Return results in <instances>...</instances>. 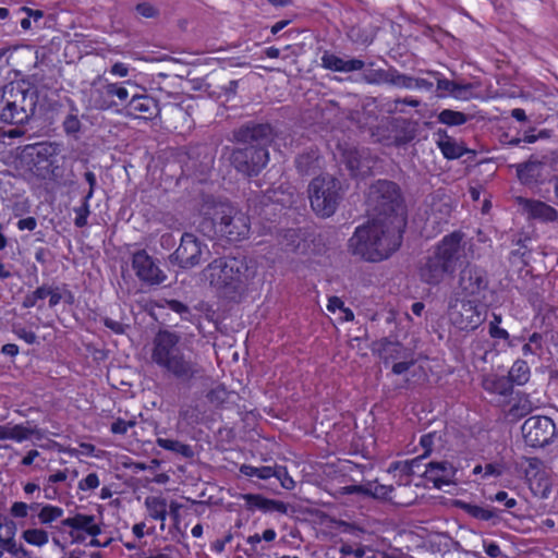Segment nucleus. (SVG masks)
I'll return each instance as SVG.
<instances>
[{"label":"nucleus","instance_id":"1","mask_svg":"<svg viewBox=\"0 0 558 558\" xmlns=\"http://www.w3.org/2000/svg\"><path fill=\"white\" fill-rule=\"evenodd\" d=\"M150 359L159 368L180 384L192 387L206 377V369L198 356L182 347L181 336L159 330L153 339Z\"/></svg>","mask_w":558,"mask_h":558},{"label":"nucleus","instance_id":"2","mask_svg":"<svg viewBox=\"0 0 558 558\" xmlns=\"http://www.w3.org/2000/svg\"><path fill=\"white\" fill-rule=\"evenodd\" d=\"M276 131L269 123L248 121L232 131V141L244 144L233 148L229 161L245 177L258 175L269 162L268 147L276 137Z\"/></svg>","mask_w":558,"mask_h":558},{"label":"nucleus","instance_id":"3","mask_svg":"<svg viewBox=\"0 0 558 558\" xmlns=\"http://www.w3.org/2000/svg\"><path fill=\"white\" fill-rule=\"evenodd\" d=\"M400 226L395 218H373L359 227L350 239L352 253L367 262L388 258L401 244Z\"/></svg>","mask_w":558,"mask_h":558},{"label":"nucleus","instance_id":"4","mask_svg":"<svg viewBox=\"0 0 558 558\" xmlns=\"http://www.w3.org/2000/svg\"><path fill=\"white\" fill-rule=\"evenodd\" d=\"M248 278V264L245 257H217L202 270V279L216 293L230 300H235L242 294Z\"/></svg>","mask_w":558,"mask_h":558},{"label":"nucleus","instance_id":"5","mask_svg":"<svg viewBox=\"0 0 558 558\" xmlns=\"http://www.w3.org/2000/svg\"><path fill=\"white\" fill-rule=\"evenodd\" d=\"M38 89L29 82H11L3 87L0 120L8 124H25L35 114Z\"/></svg>","mask_w":558,"mask_h":558},{"label":"nucleus","instance_id":"6","mask_svg":"<svg viewBox=\"0 0 558 558\" xmlns=\"http://www.w3.org/2000/svg\"><path fill=\"white\" fill-rule=\"evenodd\" d=\"M203 213L213 221L216 232L229 242H240L250 234V217L230 203L207 202Z\"/></svg>","mask_w":558,"mask_h":558},{"label":"nucleus","instance_id":"7","mask_svg":"<svg viewBox=\"0 0 558 558\" xmlns=\"http://www.w3.org/2000/svg\"><path fill=\"white\" fill-rule=\"evenodd\" d=\"M367 205L374 213V218L383 220L396 219V223L401 225V220L396 214L401 206V195L396 183L387 180H378L371 185L367 194Z\"/></svg>","mask_w":558,"mask_h":558},{"label":"nucleus","instance_id":"8","mask_svg":"<svg viewBox=\"0 0 558 558\" xmlns=\"http://www.w3.org/2000/svg\"><path fill=\"white\" fill-rule=\"evenodd\" d=\"M308 194L313 210L322 217H330L342 197L340 181L328 174L317 177L311 182Z\"/></svg>","mask_w":558,"mask_h":558},{"label":"nucleus","instance_id":"9","mask_svg":"<svg viewBox=\"0 0 558 558\" xmlns=\"http://www.w3.org/2000/svg\"><path fill=\"white\" fill-rule=\"evenodd\" d=\"M450 323L460 330H474L486 318V307L475 299H451L448 307Z\"/></svg>","mask_w":558,"mask_h":558},{"label":"nucleus","instance_id":"10","mask_svg":"<svg viewBox=\"0 0 558 558\" xmlns=\"http://www.w3.org/2000/svg\"><path fill=\"white\" fill-rule=\"evenodd\" d=\"M204 254H210L208 246L193 233L185 232L180 245L170 255V262L183 269H191L199 265Z\"/></svg>","mask_w":558,"mask_h":558},{"label":"nucleus","instance_id":"11","mask_svg":"<svg viewBox=\"0 0 558 558\" xmlns=\"http://www.w3.org/2000/svg\"><path fill=\"white\" fill-rule=\"evenodd\" d=\"M522 435L526 445L531 447H544L548 445L557 434L554 421L548 416H531L523 423Z\"/></svg>","mask_w":558,"mask_h":558},{"label":"nucleus","instance_id":"12","mask_svg":"<svg viewBox=\"0 0 558 558\" xmlns=\"http://www.w3.org/2000/svg\"><path fill=\"white\" fill-rule=\"evenodd\" d=\"M464 234L460 231L444 236L437 244L434 253L452 270L456 272L457 267L463 259L466 258V243L463 241Z\"/></svg>","mask_w":558,"mask_h":558},{"label":"nucleus","instance_id":"13","mask_svg":"<svg viewBox=\"0 0 558 558\" xmlns=\"http://www.w3.org/2000/svg\"><path fill=\"white\" fill-rule=\"evenodd\" d=\"M132 268L144 283L158 286L167 280V275L145 250H138L132 254Z\"/></svg>","mask_w":558,"mask_h":558},{"label":"nucleus","instance_id":"14","mask_svg":"<svg viewBox=\"0 0 558 558\" xmlns=\"http://www.w3.org/2000/svg\"><path fill=\"white\" fill-rule=\"evenodd\" d=\"M458 284L465 298L476 296L488 287L486 271L475 265H466L460 271Z\"/></svg>","mask_w":558,"mask_h":558},{"label":"nucleus","instance_id":"15","mask_svg":"<svg viewBox=\"0 0 558 558\" xmlns=\"http://www.w3.org/2000/svg\"><path fill=\"white\" fill-rule=\"evenodd\" d=\"M453 274L434 252L418 266L420 280L428 286H438L447 276L451 277Z\"/></svg>","mask_w":558,"mask_h":558},{"label":"nucleus","instance_id":"16","mask_svg":"<svg viewBox=\"0 0 558 558\" xmlns=\"http://www.w3.org/2000/svg\"><path fill=\"white\" fill-rule=\"evenodd\" d=\"M62 526L70 527V535L75 542H83L85 537L80 532L89 536H97L101 533L100 526L96 523L94 515L76 513L74 517L61 521Z\"/></svg>","mask_w":558,"mask_h":558},{"label":"nucleus","instance_id":"17","mask_svg":"<svg viewBox=\"0 0 558 558\" xmlns=\"http://www.w3.org/2000/svg\"><path fill=\"white\" fill-rule=\"evenodd\" d=\"M16 524L13 520L2 515L0 519V547L15 558H29V553L15 539Z\"/></svg>","mask_w":558,"mask_h":558},{"label":"nucleus","instance_id":"18","mask_svg":"<svg viewBox=\"0 0 558 558\" xmlns=\"http://www.w3.org/2000/svg\"><path fill=\"white\" fill-rule=\"evenodd\" d=\"M126 116L153 119L159 112L158 102L148 95H133L125 107Z\"/></svg>","mask_w":558,"mask_h":558},{"label":"nucleus","instance_id":"19","mask_svg":"<svg viewBox=\"0 0 558 558\" xmlns=\"http://www.w3.org/2000/svg\"><path fill=\"white\" fill-rule=\"evenodd\" d=\"M99 94L104 95L96 101L95 107L99 110H108L112 107L123 104L129 98V90L118 83H109L104 86L102 90H98Z\"/></svg>","mask_w":558,"mask_h":558},{"label":"nucleus","instance_id":"20","mask_svg":"<svg viewBox=\"0 0 558 558\" xmlns=\"http://www.w3.org/2000/svg\"><path fill=\"white\" fill-rule=\"evenodd\" d=\"M456 469L447 461L429 462L424 472L425 478L432 482L437 488L450 484Z\"/></svg>","mask_w":558,"mask_h":558},{"label":"nucleus","instance_id":"21","mask_svg":"<svg viewBox=\"0 0 558 558\" xmlns=\"http://www.w3.org/2000/svg\"><path fill=\"white\" fill-rule=\"evenodd\" d=\"M520 203L523 205L527 215L533 219L543 222H555L558 220L557 209L545 202L538 199H522Z\"/></svg>","mask_w":558,"mask_h":558},{"label":"nucleus","instance_id":"22","mask_svg":"<svg viewBox=\"0 0 558 558\" xmlns=\"http://www.w3.org/2000/svg\"><path fill=\"white\" fill-rule=\"evenodd\" d=\"M24 154L31 158L34 167H38L43 162H46L48 167L51 163L50 159L58 154V145L47 142L27 145L24 148Z\"/></svg>","mask_w":558,"mask_h":558},{"label":"nucleus","instance_id":"23","mask_svg":"<svg viewBox=\"0 0 558 558\" xmlns=\"http://www.w3.org/2000/svg\"><path fill=\"white\" fill-rule=\"evenodd\" d=\"M242 499L246 502L248 510L259 509L265 512H288V505L280 500L268 499L258 494H244Z\"/></svg>","mask_w":558,"mask_h":558},{"label":"nucleus","instance_id":"24","mask_svg":"<svg viewBox=\"0 0 558 558\" xmlns=\"http://www.w3.org/2000/svg\"><path fill=\"white\" fill-rule=\"evenodd\" d=\"M322 65L336 72H353L364 68V61L360 59L344 60L333 53L325 52L322 57Z\"/></svg>","mask_w":558,"mask_h":558},{"label":"nucleus","instance_id":"25","mask_svg":"<svg viewBox=\"0 0 558 558\" xmlns=\"http://www.w3.org/2000/svg\"><path fill=\"white\" fill-rule=\"evenodd\" d=\"M544 165V161L531 157L527 161L515 166L517 175L519 180L524 184L537 182V180L542 177Z\"/></svg>","mask_w":558,"mask_h":558},{"label":"nucleus","instance_id":"26","mask_svg":"<svg viewBox=\"0 0 558 558\" xmlns=\"http://www.w3.org/2000/svg\"><path fill=\"white\" fill-rule=\"evenodd\" d=\"M375 78L369 80L371 83H386L393 86L412 88V76L399 73L396 69L389 70H377L375 72Z\"/></svg>","mask_w":558,"mask_h":558},{"label":"nucleus","instance_id":"27","mask_svg":"<svg viewBox=\"0 0 558 558\" xmlns=\"http://www.w3.org/2000/svg\"><path fill=\"white\" fill-rule=\"evenodd\" d=\"M295 167L300 174L311 175L319 169V156L317 151L311 150L301 154L295 159Z\"/></svg>","mask_w":558,"mask_h":558},{"label":"nucleus","instance_id":"28","mask_svg":"<svg viewBox=\"0 0 558 558\" xmlns=\"http://www.w3.org/2000/svg\"><path fill=\"white\" fill-rule=\"evenodd\" d=\"M379 353L385 363L408 359L410 356V352L399 342H392L389 340L381 341Z\"/></svg>","mask_w":558,"mask_h":558},{"label":"nucleus","instance_id":"29","mask_svg":"<svg viewBox=\"0 0 558 558\" xmlns=\"http://www.w3.org/2000/svg\"><path fill=\"white\" fill-rule=\"evenodd\" d=\"M33 434V430L23 425H0V440L23 441Z\"/></svg>","mask_w":558,"mask_h":558},{"label":"nucleus","instance_id":"30","mask_svg":"<svg viewBox=\"0 0 558 558\" xmlns=\"http://www.w3.org/2000/svg\"><path fill=\"white\" fill-rule=\"evenodd\" d=\"M148 514L154 520L163 522L167 518V500L162 497L149 496L145 499Z\"/></svg>","mask_w":558,"mask_h":558},{"label":"nucleus","instance_id":"31","mask_svg":"<svg viewBox=\"0 0 558 558\" xmlns=\"http://www.w3.org/2000/svg\"><path fill=\"white\" fill-rule=\"evenodd\" d=\"M513 383L508 376H499L486 379L484 387L486 390L498 393L500 396H509L512 393Z\"/></svg>","mask_w":558,"mask_h":558},{"label":"nucleus","instance_id":"32","mask_svg":"<svg viewBox=\"0 0 558 558\" xmlns=\"http://www.w3.org/2000/svg\"><path fill=\"white\" fill-rule=\"evenodd\" d=\"M156 444L160 448L175 452L184 458L191 459L194 457L193 448L190 445L180 442L178 440L168 438H157Z\"/></svg>","mask_w":558,"mask_h":558},{"label":"nucleus","instance_id":"33","mask_svg":"<svg viewBox=\"0 0 558 558\" xmlns=\"http://www.w3.org/2000/svg\"><path fill=\"white\" fill-rule=\"evenodd\" d=\"M461 508L469 515L482 521H495L499 519L498 512L490 507H481L472 504H462Z\"/></svg>","mask_w":558,"mask_h":558},{"label":"nucleus","instance_id":"34","mask_svg":"<svg viewBox=\"0 0 558 558\" xmlns=\"http://www.w3.org/2000/svg\"><path fill=\"white\" fill-rule=\"evenodd\" d=\"M266 197L269 202L279 204L282 207H289L294 203V193L282 186L269 189L266 192Z\"/></svg>","mask_w":558,"mask_h":558},{"label":"nucleus","instance_id":"35","mask_svg":"<svg viewBox=\"0 0 558 558\" xmlns=\"http://www.w3.org/2000/svg\"><path fill=\"white\" fill-rule=\"evenodd\" d=\"M508 377L515 385H524L530 379V367L525 361L518 360L511 366Z\"/></svg>","mask_w":558,"mask_h":558},{"label":"nucleus","instance_id":"36","mask_svg":"<svg viewBox=\"0 0 558 558\" xmlns=\"http://www.w3.org/2000/svg\"><path fill=\"white\" fill-rule=\"evenodd\" d=\"M438 121L449 126H458L466 123L471 116H468L461 111H454L451 109H444L438 114Z\"/></svg>","mask_w":558,"mask_h":558},{"label":"nucleus","instance_id":"37","mask_svg":"<svg viewBox=\"0 0 558 558\" xmlns=\"http://www.w3.org/2000/svg\"><path fill=\"white\" fill-rule=\"evenodd\" d=\"M22 538L29 545L43 547L49 542V534L43 529H27L22 532Z\"/></svg>","mask_w":558,"mask_h":558},{"label":"nucleus","instance_id":"38","mask_svg":"<svg viewBox=\"0 0 558 558\" xmlns=\"http://www.w3.org/2000/svg\"><path fill=\"white\" fill-rule=\"evenodd\" d=\"M438 147L440 148L442 155L447 159H457L464 155L465 149L459 145L456 141L451 138H446L438 142Z\"/></svg>","mask_w":558,"mask_h":558},{"label":"nucleus","instance_id":"39","mask_svg":"<svg viewBox=\"0 0 558 558\" xmlns=\"http://www.w3.org/2000/svg\"><path fill=\"white\" fill-rule=\"evenodd\" d=\"M343 162L352 177L363 173L362 160L360 154L354 149H348L343 153Z\"/></svg>","mask_w":558,"mask_h":558},{"label":"nucleus","instance_id":"40","mask_svg":"<svg viewBox=\"0 0 558 558\" xmlns=\"http://www.w3.org/2000/svg\"><path fill=\"white\" fill-rule=\"evenodd\" d=\"M63 515V509L52 505H46L40 508L37 517L41 524H50Z\"/></svg>","mask_w":558,"mask_h":558},{"label":"nucleus","instance_id":"41","mask_svg":"<svg viewBox=\"0 0 558 558\" xmlns=\"http://www.w3.org/2000/svg\"><path fill=\"white\" fill-rule=\"evenodd\" d=\"M543 351V337L538 332L530 336L529 341L522 347L524 356L534 355L539 356Z\"/></svg>","mask_w":558,"mask_h":558},{"label":"nucleus","instance_id":"42","mask_svg":"<svg viewBox=\"0 0 558 558\" xmlns=\"http://www.w3.org/2000/svg\"><path fill=\"white\" fill-rule=\"evenodd\" d=\"M435 434L429 433L425 434L421 437L420 444L424 448V453L421 457H417L408 464V472L414 473V468L420 464L423 458L432 452L433 444H434Z\"/></svg>","mask_w":558,"mask_h":558},{"label":"nucleus","instance_id":"43","mask_svg":"<svg viewBox=\"0 0 558 558\" xmlns=\"http://www.w3.org/2000/svg\"><path fill=\"white\" fill-rule=\"evenodd\" d=\"M240 472L245 476H256L262 480H268L274 476L275 471H272L271 466H260L256 468L248 464H243L240 468Z\"/></svg>","mask_w":558,"mask_h":558},{"label":"nucleus","instance_id":"44","mask_svg":"<svg viewBox=\"0 0 558 558\" xmlns=\"http://www.w3.org/2000/svg\"><path fill=\"white\" fill-rule=\"evenodd\" d=\"M48 294H50V287L41 286L37 288L35 291L25 295L22 305L24 308L34 307L38 303V301L46 299Z\"/></svg>","mask_w":558,"mask_h":558},{"label":"nucleus","instance_id":"45","mask_svg":"<svg viewBox=\"0 0 558 558\" xmlns=\"http://www.w3.org/2000/svg\"><path fill=\"white\" fill-rule=\"evenodd\" d=\"M62 126L66 135L76 136L82 129V123L76 113L70 112L64 118Z\"/></svg>","mask_w":558,"mask_h":558},{"label":"nucleus","instance_id":"46","mask_svg":"<svg viewBox=\"0 0 558 558\" xmlns=\"http://www.w3.org/2000/svg\"><path fill=\"white\" fill-rule=\"evenodd\" d=\"M368 496L377 499H391L390 494L393 490L391 485H383L378 483H368Z\"/></svg>","mask_w":558,"mask_h":558},{"label":"nucleus","instance_id":"47","mask_svg":"<svg viewBox=\"0 0 558 558\" xmlns=\"http://www.w3.org/2000/svg\"><path fill=\"white\" fill-rule=\"evenodd\" d=\"M475 85L472 83H456L453 97L459 100H469L473 97Z\"/></svg>","mask_w":558,"mask_h":558},{"label":"nucleus","instance_id":"48","mask_svg":"<svg viewBox=\"0 0 558 558\" xmlns=\"http://www.w3.org/2000/svg\"><path fill=\"white\" fill-rule=\"evenodd\" d=\"M427 73L432 75L434 80L437 82L438 90L446 92L453 97V89L457 82L442 78L440 73L436 71H428Z\"/></svg>","mask_w":558,"mask_h":558},{"label":"nucleus","instance_id":"49","mask_svg":"<svg viewBox=\"0 0 558 558\" xmlns=\"http://www.w3.org/2000/svg\"><path fill=\"white\" fill-rule=\"evenodd\" d=\"M272 471H275L272 477H277L280 481V484L283 488H286V489L294 488L295 482L288 474V471L284 466H275V468H272Z\"/></svg>","mask_w":558,"mask_h":558},{"label":"nucleus","instance_id":"50","mask_svg":"<svg viewBox=\"0 0 558 558\" xmlns=\"http://www.w3.org/2000/svg\"><path fill=\"white\" fill-rule=\"evenodd\" d=\"M88 201H89V198H86V196H85L82 205L74 209L76 213V218L74 220V223L78 228H83L87 225V217L89 215Z\"/></svg>","mask_w":558,"mask_h":558},{"label":"nucleus","instance_id":"51","mask_svg":"<svg viewBox=\"0 0 558 558\" xmlns=\"http://www.w3.org/2000/svg\"><path fill=\"white\" fill-rule=\"evenodd\" d=\"M532 411V404L529 400H520L517 404L512 405L510 409V414L512 416H524Z\"/></svg>","mask_w":558,"mask_h":558},{"label":"nucleus","instance_id":"52","mask_svg":"<svg viewBox=\"0 0 558 558\" xmlns=\"http://www.w3.org/2000/svg\"><path fill=\"white\" fill-rule=\"evenodd\" d=\"M99 486V478L96 473H89L84 480L78 483L81 490H90Z\"/></svg>","mask_w":558,"mask_h":558},{"label":"nucleus","instance_id":"53","mask_svg":"<svg viewBox=\"0 0 558 558\" xmlns=\"http://www.w3.org/2000/svg\"><path fill=\"white\" fill-rule=\"evenodd\" d=\"M14 333L22 340H24L28 344H34L37 341V336L34 331L27 330L24 327H14Z\"/></svg>","mask_w":558,"mask_h":558},{"label":"nucleus","instance_id":"54","mask_svg":"<svg viewBox=\"0 0 558 558\" xmlns=\"http://www.w3.org/2000/svg\"><path fill=\"white\" fill-rule=\"evenodd\" d=\"M135 425V421H124L121 418H118L111 424V432L113 434H125L129 428L133 427Z\"/></svg>","mask_w":558,"mask_h":558},{"label":"nucleus","instance_id":"55","mask_svg":"<svg viewBox=\"0 0 558 558\" xmlns=\"http://www.w3.org/2000/svg\"><path fill=\"white\" fill-rule=\"evenodd\" d=\"M233 539V534L228 532L222 538H218L211 543V550L217 554H221L225 550L227 544L231 543Z\"/></svg>","mask_w":558,"mask_h":558},{"label":"nucleus","instance_id":"56","mask_svg":"<svg viewBox=\"0 0 558 558\" xmlns=\"http://www.w3.org/2000/svg\"><path fill=\"white\" fill-rule=\"evenodd\" d=\"M10 513L14 518H25L28 513V505L23 501H15L10 509Z\"/></svg>","mask_w":558,"mask_h":558},{"label":"nucleus","instance_id":"57","mask_svg":"<svg viewBox=\"0 0 558 558\" xmlns=\"http://www.w3.org/2000/svg\"><path fill=\"white\" fill-rule=\"evenodd\" d=\"M414 365V360L412 357L401 359L400 362H397L392 365V373L396 375H401L405 373L411 366Z\"/></svg>","mask_w":558,"mask_h":558},{"label":"nucleus","instance_id":"58","mask_svg":"<svg viewBox=\"0 0 558 558\" xmlns=\"http://www.w3.org/2000/svg\"><path fill=\"white\" fill-rule=\"evenodd\" d=\"M136 11L138 14H141L142 16L147 17V19L155 17L158 14L157 9L146 2L137 4Z\"/></svg>","mask_w":558,"mask_h":558},{"label":"nucleus","instance_id":"59","mask_svg":"<svg viewBox=\"0 0 558 558\" xmlns=\"http://www.w3.org/2000/svg\"><path fill=\"white\" fill-rule=\"evenodd\" d=\"M102 322H104V325L107 328L111 329L117 335H122L125 331V326L122 323L118 322V320H114V319L109 318V317H105L102 319Z\"/></svg>","mask_w":558,"mask_h":558},{"label":"nucleus","instance_id":"60","mask_svg":"<svg viewBox=\"0 0 558 558\" xmlns=\"http://www.w3.org/2000/svg\"><path fill=\"white\" fill-rule=\"evenodd\" d=\"M411 85L412 88L424 89L426 92H432L434 87L433 82L422 77H412Z\"/></svg>","mask_w":558,"mask_h":558},{"label":"nucleus","instance_id":"61","mask_svg":"<svg viewBox=\"0 0 558 558\" xmlns=\"http://www.w3.org/2000/svg\"><path fill=\"white\" fill-rule=\"evenodd\" d=\"M489 335L492 338L504 339V340L509 339V332L506 329L497 326L495 323H489Z\"/></svg>","mask_w":558,"mask_h":558},{"label":"nucleus","instance_id":"62","mask_svg":"<svg viewBox=\"0 0 558 558\" xmlns=\"http://www.w3.org/2000/svg\"><path fill=\"white\" fill-rule=\"evenodd\" d=\"M167 304H168V307L171 311H173V312H175V313H178L180 315H184V314H189L190 313L189 307L184 303H182V302H180L178 300L167 301Z\"/></svg>","mask_w":558,"mask_h":558},{"label":"nucleus","instance_id":"63","mask_svg":"<svg viewBox=\"0 0 558 558\" xmlns=\"http://www.w3.org/2000/svg\"><path fill=\"white\" fill-rule=\"evenodd\" d=\"M493 500H496V501H505V506L507 508H513L515 505H517V500L514 498H508V493L501 490V492H498L495 497L493 498Z\"/></svg>","mask_w":558,"mask_h":558},{"label":"nucleus","instance_id":"64","mask_svg":"<svg viewBox=\"0 0 558 558\" xmlns=\"http://www.w3.org/2000/svg\"><path fill=\"white\" fill-rule=\"evenodd\" d=\"M37 227V221L34 217H27L19 220L17 228L20 230L33 231Z\"/></svg>","mask_w":558,"mask_h":558}]
</instances>
